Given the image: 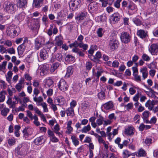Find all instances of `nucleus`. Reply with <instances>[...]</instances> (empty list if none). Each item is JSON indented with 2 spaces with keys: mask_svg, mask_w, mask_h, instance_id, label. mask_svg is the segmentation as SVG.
Masks as SVG:
<instances>
[{
  "mask_svg": "<svg viewBox=\"0 0 158 158\" xmlns=\"http://www.w3.org/2000/svg\"><path fill=\"white\" fill-rule=\"evenodd\" d=\"M20 31L19 27L12 25L7 28V33L8 35L11 38H14L18 36Z\"/></svg>",
  "mask_w": 158,
  "mask_h": 158,
  "instance_id": "f257e3e1",
  "label": "nucleus"
},
{
  "mask_svg": "<svg viewBox=\"0 0 158 158\" xmlns=\"http://www.w3.org/2000/svg\"><path fill=\"white\" fill-rule=\"evenodd\" d=\"M4 8L6 12L11 14L14 13L16 10L15 5L10 2L5 4Z\"/></svg>",
  "mask_w": 158,
  "mask_h": 158,
  "instance_id": "f03ea898",
  "label": "nucleus"
},
{
  "mask_svg": "<svg viewBox=\"0 0 158 158\" xmlns=\"http://www.w3.org/2000/svg\"><path fill=\"white\" fill-rule=\"evenodd\" d=\"M45 38L42 37L37 38L35 40V48L38 50L44 44Z\"/></svg>",
  "mask_w": 158,
  "mask_h": 158,
  "instance_id": "7ed1b4c3",
  "label": "nucleus"
},
{
  "mask_svg": "<svg viewBox=\"0 0 158 158\" xmlns=\"http://www.w3.org/2000/svg\"><path fill=\"white\" fill-rule=\"evenodd\" d=\"M120 38L122 42L126 44L130 41L131 37L128 33L124 31L121 33Z\"/></svg>",
  "mask_w": 158,
  "mask_h": 158,
  "instance_id": "20e7f679",
  "label": "nucleus"
},
{
  "mask_svg": "<svg viewBox=\"0 0 158 158\" xmlns=\"http://www.w3.org/2000/svg\"><path fill=\"white\" fill-rule=\"evenodd\" d=\"M58 86L59 89L63 92L67 90L69 87L68 85L63 79L60 80Z\"/></svg>",
  "mask_w": 158,
  "mask_h": 158,
  "instance_id": "39448f33",
  "label": "nucleus"
},
{
  "mask_svg": "<svg viewBox=\"0 0 158 158\" xmlns=\"http://www.w3.org/2000/svg\"><path fill=\"white\" fill-rule=\"evenodd\" d=\"M81 2V0H71L70 2L69 7L74 10L78 7Z\"/></svg>",
  "mask_w": 158,
  "mask_h": 158,
  "instance_id": "423d86ee",
  "label": "nucleus"
},
{
  "mask_svg": "<svg viewBox=\"0 0 158 158\" xmlns=\"http://www.w3.org/2000/svg\"><path fill=\"white\" fill-rule=\"evenodd\" d=\"M40 58L42 60L46 59L48 56V51L46 48H44L40 51Z\"/></svg>",
  "mask_w": 158,
  "mask_h": 158,
  "instance_id": "0eeeda50",
  "label": "nucleus"
},
{
  "mask_svg": "<svg viewBox=\"0 0 158 158\" xmlns=\"http://www.w3.org/2000/svg\"><path fill=\"white\" fill-rule=\"evenodd\" d=\"M118 45V42L115 39L111 40L109 43V46L111 49L114 50L117 48Z\"/></svg>",
  "mask_w": 158,
  "mask_h": 158,
  "instance_id": "6e6552de",
  "label": "nucleus"
},
{
  "mask_svg": "<svg viewBox=\"0 0 158 158\" xmlns=\"http://www.w3.org/2000/svg\"><path fill=\"white\" fill-rule=\"evenodd\" d=\"M149 50L152 55H155L158 52V45L156 44H152L149 48Z\"/></svg>",
  "mask_w": 158,
  "mask_h": 158,
  "instance_id": "1a4fd4ad",
  "label": "nucleus"
},
{
  "mask_svg": "<svg viewBox=\"0 0 158 158\" xmlns=\"http://www.w3.org/2000/svg\"><path fill=\"white\" fill-rule=\"evenodd\" d=\"M158 101H151L150 100H148L145 104L146 107H148V109L150 110H153V107L157 103Z\"/></svg>",
  "mask_w": 158,
  "mask_h": 158,
  "instance_id": "9d476101",
  "label": "nucleus"
},
{
  "mask_svg": "<svg viewBox=\"0 0 158 158\" xmlns=\"http://www.w3.org/2000/svg\"><path fill=\"white\" fill-rule=\"evenodd\" d=\"M89 56L91 60L94 62H98L99 61V59L101 57V54L100 52H98L96 53L95 56L92 55H89Z\"/></svg>",
  "mask_w": 158,
  "mask_h": 158,
  "instance_id": "9b49d317",
  "label": "nucleus"
},
{
  "mask_svg": "<svg viewBox=\"0 0 158 158\" xmlns=\"http://www.w3.org/2000/svg\"><path fill=\"white\" fill-rule=\"evenodd\" d=\"M137 35L142 39L146 38L148 36L147 32L143 30H140L137 31Z\"/></svg>",
  "mask_w": 158,
  "mask_h": 158,
  "instance_id": "f8f14e48",
  "label": "nucleus"
},
{
  "mask_svg": "<svg viewBox=\"0 0 158 158\" xmlns=\"http://www.w3.org/2000/svg\"><path fill=\"white\" fill-rule=\"evenodd\" d=\"M44 0H33V6L36 8H39L42 6Z\"/></svg>",
  "mask_w": 158,
  "mask_h": 158,
  "instance_id": "ddd939ff",
  "label": "nucleus"
},
{
  "mask_svg": "<svg viewBox=\"0 0 158 158\" xmlns=\"http://www.w3.org/2000/svg\"><path fill=\"white\" fill-rule=\"evenodd\" d=\"M62 39V37L60 35L56 36L55 39L56 41V45L58 46H60L63 43Z\"/></svg>",
  "mask_w": 158,
  "mask_h": 158,
  "instance_id": "4468645a",
  "label": "nucleus"
},
{
  "mask_svg": "<svg viewBox=\"0 0 158 158\" xmlns=\"http://www.w3.org/2000/svg\"><path fill=\"white\" fill-rule=\"evenodd\" d=\"M26 45L24 43H23L18 47L17 49L18 53L19 55H21L23 54Z\"/></svg>",
  "mask_w": 158,
  "mask_h": 158,
  "instance_id": "2eb2a0df",
  "label": "nucleus"
},
{
  "mask_svg": "<svg viewBox=\"0 0 158 158\" xmlns=\"http://www.w3.org/2000/svg\"><path fill=\"white\" fill-rule=\"evenodd\" d=\"M140 72L142 73V77L143 79H145L147 78L148 73L146 67H144L141 68L140 70Z\"/></svg>",
  "mask_w": 158,
  "mask_h": 158,
  "instance_id": "dca6fc26",
  "label": "nucleus"
},
{
  "mask_svg": "<svg viewBox=\"0 0 158 158\" xmlns=\"http://www.w3.org/2000/svg\"><path fill=\"white\" fill-rule=\"evenodd\" d=\"M113 104L111 101H109L103 105V107L106 110H109L112 109L113 107Z\"/></svg>",
  "mask_w": 158,
  "mask_h": 158,
  "instance_id": "f3484780",
  "label": "nucleus"
},
{
  "mask_svg": "<svg viewBox=\"0 0 158 158\" xmlns=\"http://www.w3.org/2000/svg\"><path fill=\"white\" fill-rule=\"evenodd\" d=\"M127 9L128 10H133L137 9V6L132 1H129Z\"/></svg>",
  "mask_w": 158,
  "mask_h": 158,
  "instance_id": "a211bd4d",
  "label": "nucleus"
},
{
  "mask_svg": "<svg viewBox=\"0 0 158 158\" xmlns=\"http://www.w3.org/2000/svg\"><path fill=\"white\" fill-rule=\"evenodd\" d=\"M120 16L118 13H115L113 14L111 18L114 23L118 22L120 19Z\"/></svg>",
  "mask_w": 158,
  "mask_h": 158,
  "instance_id": "6ab92c4d",
  "label": "nucleus"
},
{
  "mask_svg": "<svg viewBox=\"0 0 158 158\" xmlns=\"http://www.w3.org/2000/svg\"><path fill=\"white\" fill-rule=\"evenodd\" d=\"M134 128L133 127H128L125 130V132L126 134L128 135H133L134 133Z\"/></svg>",
  "mask_w": 158,
  "mask_h": 158,
  "instance_id": "aec40b11",
  "label": "nucleus"
},
{
  "mask_svg": "<svg viewBox=\"0 0 158 158\" xmlns=\"http://www.w3.org/2000/svg\"><path fill=\"white\" fill-rule=\"evenodd\" d=\"M27 3V0H19L17 3V5L20 8H22Z\"/></svg>",
  "mask_w": 158,
  "mask_h": 158,
  "instance_id": "412c9836",
  "label": "nucleus"
},
{
  "mask_svg": "<svg viewBox=\"0 0 158 158\" xmlns=\"http://www.w3.org/2000/svg\"><path fill=\"white\" fill-rule=\"evenodd\" d=\"M44 139L43 136H41L37 138L34 141V143L37 145H40L42 144L43 143V140Z\"/></svg>",
  "mask_w": 158,
  "mask_h": 158,
  "instance_id": "4be33fe9",
  "label": "nucleus"
},
{
  "mask_svg": "<svg viewBox=\"0 0 158 158\" xmlns=\"http://www.w3.org/2000/svg\"><path fill=\"white\" fill-rule=\"evenodd\" d=\"M68 116H73L74 115V111L73 107L69 108L65 111Z\"/></svg>",
  "mask_w": 158,
  "mask_h": 158,
  "instance_id": "5701e85b",
  "label": "nucleus"
},
{
  "mask_svg": "<svg viewBox=\"0 0 158 158\" xmlns=\"http://www.w3.org/2000/svg\"><path fill=\"white\" fill-rule=\"evenodd\" d=\"M73 73V69L72 66H69L67 68V72L66 76L69 77L71 75H72Z\"/></svg>",
  "mask_w": 158,
  "mask_h": 158,
  "instance_id": "b1692460",
  "label": "nucleus"
},
{
  "mask_svg": "<svg viewBox=\"0 0 158 158\" xmlns=\"http://www.w3.org/2000/svg\"><path fill=\"white\" fill-rule=\"evenodd\" d=\"M146 155L145 152L142 149H140L139 151L137 153L136 155L139 157L144 156Z\"/></svg>",
  "mask_w": 158,
  "mask_h": 158,
  "instance_id": "393cba45",
  "label": "nucleus"
},
{
  "mask_svg": "<svg viewBox=\"0 0 158 158\" xmlns=\"http://www.w3.org/2000/svg\"><path fill=\"white\" fill-rule=\"evenodd\" d=\"M71 138L73 144L76 146L78 145L79 143V142L78 141L77 138H76L74 136H71Z\"/></svg>",
  "mask_w": 158,
  "mask_h": 158,
  "instance_id": "a878e982",
  "label": "nucleus"
},
{
  "mask_svg": "<svg viewBox=\"0 0 158 158\" xmlns=\"http://www.w3.org/2000/svg\"><path fill=\"white\" fill-rule=\"evenodd\" d=\"M59 66V63H56L53 64L51 69V71L52 72H54L56 69Z\"/></svg>",
  "mask_w": 158,
  "mask_h": 158,
  "instance_id": "bb28decb",
  "label": "nucleus"
},
{
  "mask_svg": "<svg viewBox=\"0 0 158 158\" xmlns=\"http://www.w3.org/2000/svg\"><path fill=\"white\" fill-rule=\"evenodd\" d=\"M45 83L48 87H50L52 85L53 81L52 80L49 78L45 80Z\"/></svg>",
  "mask_w": 158,
  "mask_h": 158,
  "instance_id": "cd10ccee",
  "label": "nucleus"
},
{
  "mask_svg": "<svg viewBox=\"0 0 158 158\" xmlns=\"http://www.w3.org/2000/svg\"><path fill=\"white\" fill-rule=\"evenodd\" d=\"M91 127L90 125L89 124L87 125L86 126H85L82 129L81 131L82 132L84 133H86L87 132L89 131L90 130Z\"/></svg>",
  "mask_w": 158,
  "mask_h": 158,
  "instance_id": "c85d7f7f",
  "label": "nucleus"
},
{
  "mask_svg": "<svg viewBox=\"0 0 158 158\" xmlns=\"http://www.w3.org/2000/svg\"><path fill=\"white\" fill-rule=\"evenodd\" d=\"M10 111L9 109L8 108H5L1 110V114L4 116H6L7 114L9 113Z\"/></svg>",
  "mask_w": 158,
  "mask_h": 158,
  "instance_id": "c756f323",
  "label": "nucleus"
},
{
  "mask_svg": "<svg viewBox=\"0 0 158 158\" xmlns=\"http://www.w3.org/2000/svg\"><path fill=\"white\" fill-rule=\"evenodd\" d=\"M98 98L100 99H104L105 98V93L103 91H101L99 93L98 95Z\"/></svg>",
  "mask_w": 158,
  "mask_h": 158,
  "instance_id": "7c9ffc66",
  "label": "nucleus"
},
{
  "mask_svg": "<svg viewBox=\"0 0 158 158\" xmlns=\"http://www.w3.org/2000/svg\"><path fill=\"white\" fill-rule=\"evenodd\" d=\"M48 68L46 67V65L43 66V69L40 72V74L41 76H44L47 73V70L48 69Z\"/></svg>",
  "mask_w": 158,
  "mask_h": 158,
  "instance_id": "2f4dec72",
  "label": "nucleus"
},
{
  "mask_svg": "<svg viewBox=\"0 0 158 158\" xmlns=\"http://www.w3.org/2000/svg\"><path fill=\"white\" fill-rule=\"evenodd\" d=\"M134 78V80L139 82L141 81V77L140 75H138V73L136 74L133 75Z\"/></svg>",
  "mask_w": 158,
  "mask_h": 158,
  "instance_id": "473e14b6",
  "label": "nucleus"
},
{
  "mask_svg": "<svg viewBox=\"0 0 158 158\" xmlns=\"http://www.w3.org/2000/svg\"><path fill=\"white\" fill-rule=\"evenodd\" d=\"M104 121V119L102 117H100V118H98L96 120V123L99 126L102 124Z\"/></svg>",
  "mask_w": 158,
  "mask_h": 158,
  "instance_id": "72a5a7b5",
  "label": "nucleus"
},
{
  "mask_svg": "<svg viewBox=\"0 0 158 158\" xmlns=\"http://www.w3.org/2000/svg\"><path fill=\"white\" fill-rule=\"evenodd\" d=\"M74 59V57L72 55H67L65 58V60L69 62L73 61Z\"/></svg>",
  "mask_w": 158,
  "mask_h": 158,
  "instance_id": "f704fd0d",
  "label": "nucleus"
},
{
  "mask_svg": "<svg viewBox=\"0 0 158 158\" xmlns=\"http://www.w3.org/2000/svg\"><path fill=\"white\" fill-rule=\"evenodd\" d=\"M133 21L134 22V23L137 26L140 25L142 23L140 20L137 18H135L133 19Z\"/></svg>",
  "mask_w": 158,
  "mask_h": 158,
  "instance_id": "c9c22d12",
  "label": "nucleus"
},
{
  "mask_svg": "<svg viewBox=\"0 0 158 158\" xmlns=\"http://www.w3.org/2000/svg\"><path fill=\"white\" fill-rule=\"evenodd\" d=\"M82 107L84 109L89 108L90 106V104L88 102H84L82 104Z\"/></svg>",
  "mask_w": 158,
  "mask_h": 158,
  "instance_id": "e433bc0d",
  "label": "nucleus"
},
{
  "mask_svg": "<svg viewBox=\"0 0 158 158\" xmlns=\"http://www.w3.org/2000/svg\"><path fill=\"white\" fill-rule=\"evenodd\" d=\"M74 91L75 92H79L81 89V87L78 84H76L73 87Z\"/></svg>",
  "mask_w": 158,
  "mask_h": 158,
  "instance_id": "4c0bfd02",
  "label": "nucleus"
},
{
  "mask_svg": "<svg viewBox=\"0 0 158 158\" xmlns=\"http://www.w3.org/2000/svg\"><path fill=\"white\" fill-rule=\"evenodd\" d=\"M85 15L86 14L85 13L83 12L82 13L77 17V19L79 20H83L85 18Z\"/></svg>",
  "mask_w": 158,
  "mask_h": 158,
  "instance_id": "58836bf2",
  "label": "nucleus"
},
{
  "mask_svg": "<svg viewBox=\"0 0 158 158\" xmlns=\"http://www.w3.org/2000/svg\"><path fill=\"white\" fill-rule=\"evenodd\" d=\"M40 106H41L44 109V112H48V109L47 107V105L45 102L41 103L40 104Z\"/></svg>",
  "mask_w": 158,
  "mask_h": 158,
  "instance_id": "ea45409f",
  "label": "nucleus"
},
{
  "mask_svg": "<svg viewBox=\"0 0 158 158\" xmlns=\"http://www.w3.org/2000/svg\"><path fill=\"white\" fill-rule=\"evenodd\" d=\"M79 47L80 48H82L84 51L87 49L88 46L86 44H84L83 42L81 43H79Z\"/></svg>",
  "mask_w": 158,
  "mask_h": 158,
  "instance_id": "a19ab883",
  "label": "nucleus"
},
{
  "mask_svg": "<svg viewBox=\"0 0 158 158\" xmlns=\"http://www.w3.org/2000/svg\"><path fill=\"white\" fill-rule=\"evenodd\" d=\"M69 46L70 48H72L73 47L77 48L78 46H79V42H78L77 41H76L74 43L70 44Z\"/></svg>",
  "mask_w": 158,
  "mask_h": 158,
  "instance_id": "79ce46f5",
  "label": "nucleus"
},
{
  "mask_svg": "<svg viewBox=\"0 0 158 158\" xmlns=\"http://www.w3.org/2000/svg\"><path fill=\"white\" fill-rule=\"evenodd\" d=\"M121 0H117L114 4V6L117 8H119L120 7V2Z\"/></svg>",
  "mask_w": 158,
  "mask_h": 158,
  "instance_id": "37998d69",
  "label": "nucleus"
},
{
  "mask_svg": "<svg viewBox=\"0 0 158 158\" xmlns=\"http://www.w3.org/2000/svg\"><path fill=\"white\" fill-rule=\"evenodd\" d=\"M15 140L14 139H9L8 140V143L10 145H14L15 143Z\"/></svg>",
  "mask_w": 158,
  "mask_h": 158,
  "instance_id": "c03bdc74",
  "label": "nucleus"
},
{
  "mask_svg": "<svg viewBox=\"0 0 158 158\" xmlns=\"http://www.w3.org/2000/svg\"><path fill=\"white\" fill-rule=\"evenodd\" d=\"M119 62L116 60L114 61L112 63V66L114 68H117L119 65Z\"/></svg>",
  "mask_w": 158,
  "mask_h": 158,
  "instance_id": "a18cd8bd",
  "label": "nucleus"
},
{
  "mask_svg": "<svg viewBox=\"0 0 158 158\" xmlns=\"http://www.w3.org/2000/svg\"><path fill=\"white\" fill-rule=\"evenodd\" d=\"M142 59L145 61H148L150 60V57L145 54H144L142 56Z\"/></svg>",
  "mask_w": 158,
  "mask_h": 158,
  "instance_id": "49530a36",
  "label": "nucleus"
},
{
  "mask_svg": "<svg viewBox=\"0 0 158 158\" xmlns=\"http://www.w3.org/2000/svg\"><path fill=\"white\" fill-rule=\"evenodd\" d=\"M102 28H99L97 31L98 35L99 37H102Z\"/></svg>",
  "mask_w": 158,
  "mask_h": 158,
  "instance_id": "de8ad7c7",
  "label": "nucleus"
},
{
  "mask_svg": "<svg viewBox=\"0 0 158 158\" xmlns=\"http://www.w3.org/2000/svg\"><path fill=\"white\" fill-rule=\"evenodd\" d=\"M92 66V64L91 62H88L86 64V69L88 70H90Z\"/></svg>",
  "mask_w": 158,
  "mask_h": 158,
  "instance_id": "09e8293b",
  "label": "nucleus"
},
{
  "mask_svg": "<svg viewBox=\"0 0 158 158\" xmlns=\"http://www.w3.org/2000/svg\"><path fill=\"white\" fill-rule=\"evenodd\" d=\"M44 44L46 45L48 47V48H50L53 46V43L52 42L48 41L45 43H44Z\"/></svg>",
  "mask_w": 158,
  "mask_h": 158,
  "instance_id": "8fccbe9b",
  "label": "nucleus"
},
{
  "mask_svg": "<svg viewBox=\"0 0 158 158\" xmlns=\"http://www.w3.org/2000/svg\"><path fill=\"white\" fill-rule=\"evenodd\" d=\"M141 95V94L138 92L133 98V100L135 102L138 101L139 100V97Z\"/></svg>",
  "mask_w": 158,
  "mask_h": 158,
  "instance_id": "3c124183",
  "label": "nucleus"
},
{
  "mask_svg": "<svg viewBox=\"0 0 158 158\" xmlns=\"http://www.w3.org/2000/svg\"><path fill=\"white\" fill-rule=\"evenodd\" d=\"M53 28V25H51L50 28L49 29L47 33L48 35L50 36L52 35V29Z\"/></svg>",
  "mask_w": 158,
  "mask_h": 158,
  "instance_id": "603ef678",
  "label": "nucleus"
},
{
  "mask_svg": "<svg viewBox=\"0 0 158 158\" xmlns=\"http://www.w3.org/2000/svg\"><path fill=\"white\" fill-rule=\"evenodd\" d=\"M152 139L150 138H146L145 139L144 142L147 145H150L152 143Z\"/></svg>",
  "mask_w": 158,
  "mask_h": 158,
  "instance_id": "864d4df0",
  "label": "nucleus"
},
{
  "mask_svg": "<svg viewBox=\"0 0 158 158\" xmlns=\"http://www.w3.org/2000/svg\"><path fill=\"white\" fill-rule=\"evenodd\" d=\"M55 57L56 60L58 61H60L62 59V56L60 54H57Z\"/></svg>",
  "mask_w": 158,
  "mask_h": 158,
  "instance_id": "5fc2aeb1",
  "label": "nucleus"
},
{
  "mask_svg": "<svg viewBox=\"0 0 158 158\" xmlns=\"http://www.w3.org/2000/svg\"><path fill=\"white\" fill-rule=\"evenodd\" d=\"M39 82L37 80H34L33 82V85L35 87H38L39 86Z\"/></svg>",
  "mask_w": 158,
  "mask_h": 158,
  "instance_id": "6e6d98bb",
  "label": "nucleus"
},
{
  "mask_svg": "<svg viewBox=\"0 0 158 158\" xmlns=\"http://www.w3.org/2000/svg\"><path fill=\"white\" fill-rule=\"evenodd\" d=\"M132 69L133 71V75L138 73V70L136 67H133Z\"/></svg>",
  "mask_w": 158,
  "mask_h": 158,
  "instance_id": "4d7b16f0",
  "label": "nucleus"
},
{
  "mask_svg": "<svg viewBox=\"0 0 158 158\" xmlns=\"http://www.w3.org/2000/svg\"><path fill=\"white\" fill-rule=\"evenodd\" d=\"M48 133L49 136L50 137V138L55 136L53 132L50 130H49L48 131Z\"/></svg>",
  "mask_w": 158,
  "mask_h": 158,
  "instance_id": "13d9d810",
  "label": "nucleus"
},
{
  "mask_svg": "<svg viewBox=\"0 0 158 158\" xmlns=\"http://www.w3.org/2000/svg\"><path fill=\"white\" fill-rule=\"evenodd\" d=\"M22 85L19 84L18 83L15 86L16 89L19 91H21L22 89Z\"/></svg>",
  "mask_w": 158,
  "mask_h": 158,
  "instance_id": "bf43d9fd",
  "label": "nucleus"
},
{
  "mask_svg": "<svg viewBox=\"0 0 158 158\" xmlns=\"http://www.w3.org/2000/svg\"><path fill=\"white\" fill-rule=\"evenodd\" d=\"M27 115L30 118L31 120H32V114L31 112L27 110Z\"/></svg>",
  "mask_w": 158,
  "mask_h": 158,
  "instance_id": "052dcab7",
  "label": "nucleus"
},
{
  "mask_svg": "<svg viewBox=\"0 0 158 158\" xmlns=\"http://www.w3.org/2000/svg\"><path fill=\"white\" fill-rule=\"evenodd\" d=\"M123 154L124 155V157L125 158L127 156H129L130 155L129 153V152L127 150H125L123 152Z\"/></svg>",
  "mask_w": 158,
  "mask_h": 158,
  "instance_id": "680f3d73",
  "label": "nucleus"
},
{
  "mask_svg": "<svg viewBox=\"0 0 158 158\" xmlns=\"http://www.w3.org/2000/svg\"><path fill=\"white\" fill-rule=\"evenodd\" d=\"M28 129V128L25 127V128L23 130V132L24 136H28V134L27 132Z\"/></svg>",
  "mask_w": 158,
  "mask_h": 158,
  "instance_id": "e2e57ef3",
  "label": "nucleus"
},
{
  "mask_svg": "<svg viewBox=\"0 0 158 158\" xmlns=\"http://www.w3.org/2000/svg\"><path fill=\"white\" fill-rule=\"evenodd\" d=\"M83 39V36L82 35H80L78 36L77 38V40L79 41V43H82V40Z\"/></svg>",
  "mask_w": 158,
  "mask_h": 158,
  "instance_id": "0e129e2a",
  "label": "nucleus"
},
{
  "mask_svg": "<svg viewBox=\"0 0 158 158\" xmlns=\"http://www.w3.org/2000/svg\"><path fill=\"white\" fill-rule=\"evenodd\" d=\"M157 119L155 117H153L152 118L150 121V123L155 124L156 121Z\"/></svg>",
  "mask_w": 158,
  "mask_h": 158,
  "instance_id": "69168bd1",
  "label": "nucleus"
},
{
  "mask_svg": "<svg viewBox=\"0 0 158 158\" xmlns=\"http://www.w3.org/2000/svg\"><path fill=\"white\" fill-rule=\"evenodd\" d=\"M8 52L11 54H14L15 52V49L13 48H11L8 49Z\"/></svg>",
  "mask_w": 158,
  "mask_h": 158,
  "instance_id": "338daca9",
  "label": "nucleus"
},
{
  "mask_svg": "<svg viewBox=\"0 0 158 158\" xmlns=\"http://www.w3.org/2000/svg\"><path fill=\"white\" fill-rule=\"evenodd\" d=\"M154 36L156 37H158V28L155 29L153 32Z\"/></svg>",
  "mask_w": 158,
  "mask_h": 158,
  "instance_id": "774afa93",
  "label": "nucleus"
}]
</instances>
